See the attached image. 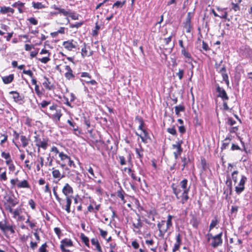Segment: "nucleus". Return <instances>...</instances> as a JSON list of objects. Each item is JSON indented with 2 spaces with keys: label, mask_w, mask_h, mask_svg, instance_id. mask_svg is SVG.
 <instances>
[{
  "label": "nucleus",
  "mask_w": 252,
  "mask_h": 252,
  "mask_svg": "<svg viewBox=\"0 0 252 252\" xmlns=\"http://www.w3.org/2000/svg\"><path fill=\"white\" fill-rule=\"evenodd\" d=\"M222 232H220L215 236H213L211 233H208L207 235L208 237L207 240L209 241L210 240H212V242L210 244L211 246L214 248H216L221 246L222 244Z\"/></svg>",
  "instance_id": "nucleus-1"
},
{
  "label": "nucleus",
  "mask_w": 252,
  "mask_h": 252,
  "mask_svg": "<svg viewBox=\"0 0 252 252\" xmlns=\"http://www.w3.org/2000/svg\"><path fill=\"white\" fill-rule=\"evenodd\" d=\"M34 142L35 145L38 148V151H39L40 148H42L44 150H46L48 146V140L45 138H43L42 140L39 137V135H36L34 137Z\"/></svg>",
  "instance_id": "nucleus-2"
},
{
  "label": "nucleus",
  "mask_w": 252,
  "mask_h": 252,
  "mask_svg": "<svg viewBox=\"0 0 252 252\" xmlns=\"http://www.w3.org/2000/svg\"><path fill=\"white\" fill-rule=\"evenodd\" d=\"M227 179L225 181V185L226 187L223 189V194L225 195V198L226 199L229 195H231L232 192V183L231 178L227 176Z\"/></svg>",
  "instance_id": "nucleus-3"
},
{
  "label": "nucleus",
  "mask_w": 252,
  "mask_h": 252,
  "mask_svg": "<svg viewBox=\"0 0 252 252\" xmlns=\"http://www.w3.org/2000/svg\"><path fill=\"white\" fill-rule=\"evenodd\" d=\"M247 181V178L244 175H242L240 181L237 186L235 188V191L237 194L241 193L245 189V185Z\"/></svg>",
  "instance_id": "nucleus-4"
},
{
  "label": "nucleus",
  "mask_w": 252,
  "mask_h": 252,
  "mask_svg": "<svg viewBox=\"0 0 252 252\" xmlns=\"http://www.w3.org/2000/svg\"><path fill=\"white\" fill-rule=\"evenodd\" d=\"M183 143L182 140H179L176 142V144L172 145V148L173 149H176V151L173 153L174 158L176 159H177L179 156L181 155L183 152V148H182V145Z\"/></svg>",
  "instance_id": "nucleus-5"
},
{
  "label": "nucleus",
  "mask_w": 252,
  "mask_h": 252,
  "mask_svg": "<svg viewBox=\"0 0 252 252\" xmlns=\"http://www.w3.org/2000/svg\"><path fill=\"white\" fill-rule=\"evenodd\" d=\"M216 92L218 93L217 97H220L222 101L228 100L229 97L224 89L220 87L218 84L216 85Z\"/></svg>",
  "instance_id": "nucleus-6"
},
{
  "label": "nucleus",
  "mask_w": 252,
  "mask_h": 252,
  "mask_svg": "<svg viewBox=\"0 0 252 252\" xmlns=\"http://www.w3.org/2000/svg\"><path fill=\"white\" fill-rule=\"evenodd\" d=\"M240 53L243 57L247 58H252V49L250 47L246 45L243 46L240 48Z\"/></svg>",
  "instance_id": "nucleus-7"
},
{
  "label": "nucleus",
  "mask_w": 252,
  "mask_h": 252,
  "mask_svg": "<svg viewBox=\"0 0 252 252\" xmlns=\"http://www.w3.org/2000/svg\"><path fill=\"white\" fill-rule=\"evenodd\" d=\"M60 248L63 252H69V250L65 249V247H71L73 246V243L70 239H64L61 241Z\"/></svg>",
  "instance_id": "nucleus-8"
},
{
  "label": "nucleus",
  "mask_w": 252,
  "mask_h": 252,
  "mask_svg": "<svg viewBox=\"0 0 252 252\" xmlns=\"http://www.w3.org/2000/svg\"><path fill=\"white\" fill-rule=\"evenodd\" d=\"M77 43L73 39L64 41L63 45L68 51H71L72 49L77 47Z\"/></svg>",
  "instance_id": "nucleus-9"
},
{
  "label": "nucleus",
  "mask_w": 252,
  "mask_h": 252,
  "mask_svg": "<svg viewBox=\"0 0 252 252\" xmlns=\"http://www.w3.org/2000/svg\"><path fill=\"white\" fill-rule=\"evenodd\" d=\"M62 192L65 195L66 197H71L72 196H69V195L72 194L73 193V189L72 188L68 183H66L62 189Z\"/></svg>",
  "instance_id": "nucleus-10"
},
{
  "label": "nucleus",
  "mask_w": 252,
  "mask_h": 252,
  "mask_svg": "<svg viewBox=\"0 0 252 252\" xmlns=\"http://www.w3.org/2000/svg\"><path fill=\"white\" fill-rule=\"evenodd\" d=\"M191 13L189 12L187 14L184 27L186 29V32L189 33L191 31Z\"/></svg>",
  "instance_id": "nucleus-11"
},
{
  "label": "nucleus",
  "mask_w": 252,
  "mask_h": 252,
  "mask_svg": "<svg viewBox=\"0 0 252 252\" xmlns=\"http://www.w3.org/2000/svg\"><path fill=\"white\" fill-rule=\"evenodd\" d=\"M44 81L43 83V85L46 90H52L55 88L54 85L51 83L48 78L44 76Z\"/></svg>",
  "instance_id": "nucleus-12"
},
{
  "label": "nucleus",
  "mask_w": 252,
  "mask_h": 252,
  "mask_svg": "<svg viewBox=\"0 0 252 252\" xmlns=\"http://www.w3.org/2000/svg\"><path fill=\"white\" fill-rule=\"evenodd\" d=\"M181 54L185 58H187L188 60L186 62L190 63L193 60L190 54L185 49H181Z\"/></svg>",
  "instance_id": "nucleus-13"
},
{
  "label": "nucleus",
  "mask_w": 252,
  "mask_h": 252,
  "mask_svg": "<svg viewBox=\"0 0 252 252\" xmlns=\"http://www.w3.org/2000/svg\"><path fill=\"white\" fill-rule=\"evenodd\" d=\"M66 204L65 206L63 205L62 204L61 205L62 206V208L63 209H65V211L68 213H69L70 212V206L72 203L71 200V197H66Z\"/></svg>",
  "instance_id": "nucleus-14"
},
{
  "label": "nucleus",
  "mask_w": 252,
  "mask_h": 252,
  "mask_svg": "<svg viewBox=\"0 0 252 252\" xmlns=\"http://www.w3.org/2000/svg\"><path fill=\"white\" fill-rule=\"evenodd\" d=\"M10 94H13L12 98L16 102H19L23 100V97L16 91H11Z\"/></svg>",
  "instance_id": "nucleus-15"
},
{
  "label": "nucleus",
  "mask_w": 252,
  "mask_h": 252,
  "mask_svg": "<svg viewBox=\"0 0 252 252\" xmlns=\"http://www.w3.org/2000/svg\"><path fill=\"white\" fill-rule=\"evenodd\" d=\"M17 187L18 188H30V185L28 182V181L26 180H24L22 181H19L16 184Z\"/></svg>",
  "instance_id": "nucleus-16"
},
{
  "label": "nucleus",
  "mask_w": 252,
  "mask_h": 252,
  "mask_svg": "<svg viewBox=\"0 0 252 252\" xmlns=\"http://www.w3.org/2000/svg\"><path fill=\"white\" fill-rule=\"evenodd\" d=\"M52 175L53 178H58L59 180L64 177L63 175H61L59 170L55 169L54 168H52Z\"/></svg>",
  "instance_id": "nucleus-17"
},
{
  "label": "nucleus",
  "mask_w": 252,
  "mask_h": 252,
  "mask_svg": "<svg viewBox=\"0 0 252 252\" xmlns=\"http://www.w3.org/2000/svg\"><path fill=\"white\" fill-rule=\"evenodd\" d=\"M171 188L173 190L174 194L176 197V198L177 199H179V195L181 192V189L178 186H176L174 184H172L171 185Z\"/></svg>",
  "instance_id": "nucleus-18"
},
{
  "label": "nucleus",
  "mask_w": 252,
  "mask_h": 252,
  "mask_svg": "<svg viewBox=\"0 0 252 252\" xmlns=\"http://www.w3.org/2000/svg\"><path fill=\"white\" fill-rule=\"evenodd\" d=\"M141 130L143 131L144 135V136L139 135V137L141 139V140L143 142L146 143H147L148 139H151L149 134L145 129L142 128V129Z\"/></svg>",
  "instance_id": "nucleus-19"
},
{
  "label": "nucleus",
  "mask_w": 252,
  "mask_h": 252,
  "mask_svg": "<svg viewBox=\"0 0 252 252\" xmlns=\"http://www.w3.org/2000/svg\"><path fill=\"white\" fill-rule=\"evenodd\" d=\"M188 180L187 179H184L180 182V185L184 190L189 191L190 187H188Z\"/></svg>",
  "instance_id": "nucleus-20"
},
{
  "label": "nucleus",
  "mask_w": 252,
  "mask_h": 252,
  "mask_svg": "<svg viewBox=\"0 0 252 252\" xmlns=\"http://www.w3.org/2000/svg\"><path fill=\"white\" fill-rule=\"evenodd\" d=\"M3 83L5 84L10 83L14 79V75L10 74L8 76H3L2 77Z\"/></svg>",
  "instance_id": "nucleus-21"
},
{
  "label": "nucleus",
  "mask_w": 252,
  "mask_h": 252,
  "mask_svg": "<svg viewBox=\"0 0 252 252\" xmlns=\"http://www.w3.org/2000/svg\"><path fill=\"white\" fill-rule=\"evenodd\" d=\"M14 12V10L10 7H0V12L3 14H6L8 12H11V13H13Z\"/></svg>",
  "instance_id": "nucleus-22"
},
{
  "label": "nucleus",
  "mask_w": 252,
  "mask_h": 252,
  "mask_svg": "<svg viewBox=\"0 0 252 252\" xmlns=\"http://www.w3.org/2000/svg\"><path fill=\"white\" fill-rule=\"evenodd\" d=\"M91 241L92 244L95 246L96 249L98 252H102L100 244L97 239L92 238Z\"/></svg>",
  "instance_id": "nucleus-23"
},
{
  "label": "nucleus",
  "mask_w": 252,
  "mask_h": 252,
  "mask_svg": "<svg viewBox=\"0 0 252 252\" xmlns=\"http://www.w3.org/2000/svg\"><path fill=\"white\" fill-rule=\"evenodd\" d=\"M62 116V114L61 113V110L60 109L59 110H57V111H56L55 114H52L50 118L52 119L57 120V121H59Z\"/></svg>",
  "instance_id": "nucleus-24"
},
{
  "label": "nucleus",
  "mask_w": 252,
  "mask_h": 252,
  "mask_svg": "<svg viewBox=\"0 0 252 252\" xmlns=\"http://www.w3.org/2000/svg\"><path fill=\"white\" fill-rule=\"evenodd\" d=\"M189 192V191H186V190L183 191V192L182 193V198H181V202L182 204H185L188 200V199L189 198V197L188 195Z\"/></svg>",
  "instance_id": "nucleus-25"
},
{
  "label": "nucleus",
  "mask_w": 252,
  "mask_h": 252,
  "mask_svg": "<svg viewBox=\"0 0 252 252\" xmlns=\"http://www.w3.org/2000/svg\"><path fill=\"white\" fill-rule=\"evenodd\" d=\"M173 218V216L168 215L167 216V220L166 221H165L166 223V227L165 228H167V229H169L172 226V220Z\"/></svg>",
  "instance_id": "nucleus-26"
},
{
  "label": "nucleus",
  "mask_w": 252,
  "mask_h": 252,
  "mask_svg": "<svg viewBox=\"0 0 252 252\" xmlns=\"http://www.w3.org/2000/svg\"><path fill=\"white\" fill-rule=\"evenodd\" d=\"M6 201L7 203L11 204L12 207H14L18 204V201L15 199L14 195L8 196V198L6 199Z\"/></svg>",
  "instance_id": "nucleus-27"
},
{
  "label": "nucleus",
  "mask_w": 252,
  "mask_h": 252,
  "mask_svg": "<svg viewBox=\"0 0 252 252\" xmlns=\"http://www.w3.org/2000/svg\"><path fill=\"white\" fill-rule=\"evenodd\" d=\"M20 139L22 144L23 147L25 148L28 145L29 139L27 138L25 136L21 135L20 136Z\"/></svg>",
  "instance_id": "nucleus-28"
},
{
  "label": "nucleus",
  "mask_w": 252,
  "mask_h": 252,
  "mask_svg": "<svg viewBox=\"0 0 252 252\" xmlns=\"http://www.w3.org/2000/svg\"><path fill=\"white\" fill-rule=\"evenodd\" d=\"M146 212L147 213V216L149 218H151V217H155L158 214L156 210L155 209L147 210L146 211Z\"/></svg>",
  "instance_id": "nucleus-29"
},
{
  "label": "nucleus",
  "mask_w": 252,
  "mask_h": 252,
  "mask_svg": "<svg viewBox=\"0 0 252 252\" xmlns=\"http://www.w3.org/2000/svg\"><path fill=\"white\" fill-rule=\"evenodd\" d=\"M139 147H140L139 148H135V152H136V154L137 155V158H139L140 159H141L143 157V149H142V148L141 147V146L140 145L139 146Z\"/></svg>",
  "instance_id": "nucleus-30"
},
{
  "label": "nucleus",
  "mask_w": 252,
  "mask_h": 252,
  "mask_svg": "<svg viewBox=\"0 0 252 252\" xmlns=\"http://www.w3.org/2000/svg\"><path fill=\"white\" fill-rule=\"evenodd\" d=\"M135 120L139 123L138 129H142L143 127L144 126V123L143 122V120L142 118L140 116H137L135 117Z\"/></svg>",
  "instance_id": "nucleus-31"
},
{
  "label": "nucleus",
  "mask_w": 252,
  "mask_h": 252,
  "mask_svg": "<svg viewBox=\"0 0 252 252\" xmlns=\"http://www.w3.org/2000/svg\"><path fill=\"white\" fill-rule=\"evenodd\" d=\"M138 218L137 219V223H133V226L136 229H140L143 226V223L141 222L140 217L138 215Z\"/></svg>",
  "instance_id": "nucleus-32"
},
{
  "label": "nucleus",
  "mask_w": 252,
  "mask_h": 252,
  "mask_svg": "<svg viewBox=\"0 0 252 252\" xmlns=\"http://www.w3.org/2000/svg\"><path fill=\"white\" fill-rule=\"evenodd\" d=\"M80 238H81L82 242H83L85 243V245L86 246H87L88 247H89V238L87 236H86L85 235V234L83 233L81 234Z\"/></svg>",
  "instance_id": "nucleus-33"
},
{
  "label": "nucleus",
  "mask_w": 252,
  "mask_h": 252,
  "mask_svg": "<svg viewBox=\"0 0 252 252\" xmlns=\"http://www.w3.org/2000/svg\"><path fill=\"white\" fill-rule=\"evenodd\" d=\"M125 194V191L122 189H121L120 190H118L117 192V196L120 198L121 200L124 201V203L126 202L124 197Z\"/></svg>",
  "instance_id": "nucleus-34"
},
{
  "label": "nucleus",
  "mask_w": 252,
  "mask_h": 252,
  "mask_svg": "<svg viewBox=\"0 0 252 252\" xmlns=\"http://www.w3.org/2000/svg\"><path fill=\"white\" fill-rule=\"evenodd\" d=\"M59 157L60 158L61 160L63 161L62 162L65 163V161H67L69 159V157L64 154L63 152H61L59 153Z\"/></svg>",
  "instance_id": "nucleus-35"
},
{
  "label": "nucleus",
  "mask_w": 252,
  "mask_h": 252,
  "mask_svg": "<svg viewBox=\"0 0 252 252\" xmlns=\"http://www.w3.org/2000/svg\"><path fill=\"white\" fill-rule=\"evenodd\" d=\"M38 161L39 164L36 165V169L37 171H39L41 167L44 165V158L42 157H39Z\"/></svg>",
  "instance_id": "nucleus-36"
},
{
  "label": "nucleus",
  "mask_w": 252,
  "mask_h": 252,
  "mask_svg": "<svg viewBox=\"0 0 252 252\" xmlns=\"http://www.w3.org/2000/svg\"><path fill=\"white\" fill-rule=\"evenodd\" d=\"M218 223H219V221H218L217 219L215 217L211 221V222L209 226V230L210 231L213 228H214Z\"/></svg>",
  "instance_id": "nucleus-37"
},
{
  "label": "nucleus",
  "mask_w": 252,
  "mask_h": 252,
  "mask_svg": "<svg viewBox=\"0 0 252 252\" xmlns=\"http://www.w3.org/2000/svg\"><path fill=\"white\" fill-rule=\"evenodd\" d=\"M32 6L35 9H42V8H43L45 7L44 5L43 4H42V3L39 2H33L32 3Z\"/></svg>",
  "instance_id": "nucleus-38"
},
{
  "label": "nucleus",
  "mask_w": 252,
  "mask_h": 252,
  "mask_svg": "<svg viewBox=\"0 0 252 252\" xmlns=\"http://www.w3.org/2000/svg\"><path fill=\"white\" fill-rule=\"evenodd\" d=\"M181 160H182V162H183V164H182L183 168L182 169V170H184V169H185L186 166L187 165L188 162L190 161V159L189 158L187 159V158L186 157H183V158H181Z\"/></svg>",
  "instance_id": "nucleus-39"
},
{
  "label": "nucleus",
  "mask_w": 252,
  "mask_h": 252,
  "mask_svg": "<svg viewBox=\"0 0 252 252\" xmlns=\"http://www.w3.org/2000/svg\"><path fill=\"white\" fill-rule=\"evenodd\" d=\"M239 173L238 170L234 171L231 174V180H232L234 183L237 182V175Z\"/></svg>",
  "instance_id": "nucleus-40"
},
{
  "label": "nucleus",
  "mask_w": 252,
  "mask_h": 252,
  "mask_svg": "<svg viewBox=\"0 0 252 252\" xmlns=\"http://www.w3.org/2000/svg\"><path fill=\"white\" fill-rule=\"evenodd\" d=\"M185 110V107L183 105H178L175 107V111L176 115H179L180 112L184 111Z\"/></svg>",
  "instance_id": "nucleus-41"
},
{
  "label": "nucleus",
  "mask_w": 252,
  "mask_h": 252,
  "mask_svg": "<svg viewBox=\"0 0 252 252\" xmlns=\"http://www.w3.org/2000/svg\"><path fill=\"white\" fill-rule=\"evenodd\" d=\"M53 193L56 198V199L57 200V201H58V202L60 203V205H62V199L59 196V195H58V193L56 191V188L55 187H54L53 188Z\"/></svg>",
  "instance_id": "nucleus-42"
},
{
  "label": "nucleus",
  "mask_w": 252,
  "mask_h": 252,
  "mask_svg": "<svg viewBox=\"0 0 252 252\" xmlns=\"http://www.w3.org/2000/svg\"><path fill=\"white\" fill-rule=\"evenodd\" d=\"M125 0L123 2L118 0L114 3L113 5V7H116L117 8H121L125 4Z\"/></svg>",
  "instance_id": "nucleus-43"
},
{
  "label": "nucleus",
  "mask_w": 252,
  "mask_h": 252,
  "mask_svg": "<svg viewBox=\"0 0 252 252\" xmlns=\"http://www.w3.org/2000/svg\"><path fill=\"white\" fill-rule=\"evenodd\" d=\"M167 131L173 135H177V131L174 126L172 127L168 128Z\"/></svg>",
  "instance_id": "nucleus-44"
},
{
  "label": "nucleus",
  "mask_w": 252,
  "mask_h": 252,
  "mask_svg": "<svg viewBox=\"0 0 252 252\" xmlns=\"http://www.w3.org/2000/svg\"><path fill=\"white\" fill-rule=\"evenodd\" d=\"M226 124L230 126H233L234 125L236 122L233 120L232 118L229 117L227 118V122H226Z\"/></svg>",
  "instance_id": "nucleus-45"
},
{
  "label": "nucleus",
  "mask_w": 252,
  "mask_h": 252,
  "mask_svg": "<svg viewBox=\"0 0 252 252\" xmlns=\"http://www.w3.org/2000/svg\"><path fill=\"white\" fill-rule=\"evenodd\" d=\"M47 247V245L46 243H45L39 248L38 252H48V251L46 249Z\"/></svg>",
  "instance_id": "nucleus-46"
},
{
  "label": "nucleus",
  "mask_w": 252,
  "mask_h": 252,
  "mask_svg": "<svg viewBox=\"0 0 252 252\" xmlns=\"http://www.w3.org/2000/svg\"><path fill=\"white\" fill-rule=\"evenodd\" d=\"M184 74V70L183 69H179V72H177L176 73V76H177L179 77V79L180 80H182L183 78Z\"/></svg>",
  "instance_id": "nucleus-47"
},
{
  "label": "nucleus",
  "mask_w": 252,
  "mask_h": 252,
  "mask_svg": "<svg viewBox=\"0 0 252 252\" xmlns=\"http://www.w3.org/2000/svg\"><path fill=\"white\" fill-rule=\"evenodd\" d=\"M239 128L237 126H231L229 128L228 130L229 131L230 134V133H236L237 131L238 130Z\"/></svg>",
  "instance_id": "nucleus-48"
},
{
  "label": "nucleus",
  "mask_w": 252,
  "mask_h": 252,
  "mask_svg": "<svg viewBox=\"0 0 252 252\" xmlns=\"http://www.w3.org/2000/svg\"><path fill=\"white\" fill-rule=\"evenodd\" d=\"M158 230L159 231V233L158 236L163 238L164 237L165 233L167 231L168 229L167 228H161V229H158Z\"/></svg>",
  "instance_id": "nucleus-49"
},
{
  "label": "nucleus",
  "mask_w": 252,
  "mask_h": 252,
  "mask_svg": "<svg viewBox=\"0 0 252 252\" xmlns=\"http://www.w3.org/2000/svg\"><path fill=\"white\" fill-rule=\"evenodd\" d=\"M50 101H48L46 100H43L39 104L40 107L42 108H44L46 107L49 104H50Z\"/></svg>",
  "instance_id": "nucleus-50"
},
{
  "label": "nucleus",
  "mask_w": 252,
  "mask_h": 252,
  "mask_svg": "<svg viewBox=\"0 0 252 252\" xmlns=\"http://www.w3.org/2000/svg\"><path fill=\"white\" fill-rule=\"evenodd\" d=\"M28 20L33 25H37L38 24L37 20L34 17H31L28 19Z\"/></svg>",
  "instance_id": "nucleus-51"
},
{
  "label": "nucleus",
  "mask_w": 252,
  "mask_h": 252,
  "mask_svg": "<svg viewBox=\"0 0 252 252\" xmlns=\"http://www.w3.org/2000/svg\"><path fill=\"white\" fill-rule=\"evenodd\" d=\"M67 123L69 124V125L73 127V129L74 131H76L78 130V126H76L75 123L71 122L70 120H68Z\"/></svg>",
  "instance_id": "nucleus-52"
},
{
  "label": "nucleus",
  "mask_w": 252,
  "mask_h": 252,
  "mask_svg": "<svg viewBox=\"0 0 252 252\" xmlns=\"http://www.w3.org/2000/svg\"><path fill=\"white\" fill-rule=\"evenodd\" d=\"M58 10L59 11V13H62L64 16H66L69 15V13L63 8H59V9Z\"/></svg>",
  "instance_id": "nucleus-53"
},
{
  "label": "nucleus",
  "mask_w": 252,
  "mask_h": 252,
  "mask_svg": "<svg viewBox=\"0 0 252 252\" xmlns=\"http://www.w3.org/2000/svg\"><path fill=\"white\" fill-rule=\"evenodd\" d=\"M165 223V220H161L158 222L157 224L158 229L165 228V227H164Z\"/></svg>",
  "instance_id": "nucleus-54"
},
{
  "label": "nucleus",
  "mask_w": 252,
  "mask_h": 252,
  "mask_svg": "<svg viewBox=\"0 0 252 252\" xmlns=\"http://www.w3.org/2000/svg\"><path fill=\"white\" fill-rule=\"evenodd\" d=\"M202 48L204 50L207 51L210 50V48L209 47L207 43H206L204 41H202Z\"/></svg>",
  "instance_id": "nucleus-55"
},
{
  "label": "nucleus",
  "mask_w": 252,
  "mask_h": 252,
  "mask_svg": "<svg viewBox=\"0 0 252 252\" xmlns=\"http://www.w3.org/2000/svg\"><path fill=\"white\" fill-rule=\"evenodd\" d=\"M99 230L100 231V234L102 238L104 239H106V237L107 235V232L106 231H104L101 228H99Z\"/></svg>",
  "instance_id": "nucleus-56"
},
{
  "label": "nucleus",
  "mask_w": 252,
  "mask_h": 252,
  "mask_svg": "<svg viewBox=\"0 0 252 252\" xmlns=\"http://www.w3.org/2000/svg\"><path fill=\"white\" fill-rule=\"evenodd\" d=\"M7 177L6 175V171H4L0 174V181H6L7 180Z\"/></svg>",
  "instance_id": "nucleus-57"
},
{
  "label": "nucleus",
  "mask_w": 252,
  "mask_h": 252,
  "mask_svg": "<svg viewBox=\"0 0 252 252\" xmlns=\"http://www.w3.org/2000/svg\"><path fill=\"white\" fill-rule=\"evenodd\" d=\"M1 157L6 159H8L10 158V154L9 153H6L4 152L1 153Z\"/></svg>",
  "instance_id": "nucleus-58"
},
{
  "label": "nucleus",
  "mask_w": 252,
  "mask_h": 252,
  "mask_svg": "<svg viewBox=\"0 0 252 252\" xmlns=\"http://www.w3.org/2000/svg\"><path fill=\"white\" fill-rule=\"evenodd\" d=\"M29 204L31 206L32 209L34 210L35 209V204L34 201L31 199L29 201Z\"/></svg>",
  "instance_id": "nucleus-59"
},
{
  "label": "nucleus",
  "mask_w": 252,
  "mask_h": 252,
  "mask_svg": "<svg viewBox=\"0 0 252 252\" xmlns=\"http://www.w3.org/2000/svg\"><path fill=\"white\" fill-rule=\"evenodd\" d=\"M37 242H33L32 241H31L30 243L31 248L33 250H35L37 247Z\"/></svg>",
  "instance_id": "nucleus-60"
},
{
  "label": "nucleus",
  "mask_w": 252,
  "mask_h": 252,
  "mask_svg": "<svg viewBox=\"0 0 252 252\" xmlns=\"http://www.w3.org/2000/svg\"><path fill=\"white\" fill-rule=\"evenodd\" d=\"M120 163L122 165H125L126 164V161L125 158L124 156H119Z\"/></svg>",
  "instance_id": "nucleus-61"
},
{
  "label": "nucleus",
  "mask_w": 252,
  "mask_h": 252,
  "mask_svg": "<svg viewBox=\"0 0 252 252\" xmlns=\"http://www.w3.org/2000/svg\"><path fill=\"white\" fill-rule=\"evenodd\" d=\"M12 6L14 7H22L24 6V3L19 1L14 3Z\"/></svg>",
  "instance_id": "nucleus-62"
},
{
  "label": "nucleus",
  "mask_w": 252,
  "mask_h": 252,
  "mask_svg": "<svg viewBox=\"0 0 252 252\" xmlns=\"http://www.w3.org/2000/svg\"><path fill=\"white\" fill-rule=\"evenodd\" d=\"M64 75L66 78L68 80H70L71 78L74 77V75L73 74L72 72H66Z\"/></svg>",
  "instance_id": "nucleus-63"
},
{
  "label": "nucleus",
  "mask_w": 252,
  "mask_h": 252,
  "mask_svg": "<svg viewBox=\"0 0 252 252\" xmlns=\"http://www.w3.org/2000/svg\"><path fill=\"white\" fill-rule=\"evenodd\" d=\"M23 73L25 74H27V75H29L31 78L33 77V73L30 70H23Z\"/></svg>",
  "instance_id": "nucleus-64"
}]
</instances>
